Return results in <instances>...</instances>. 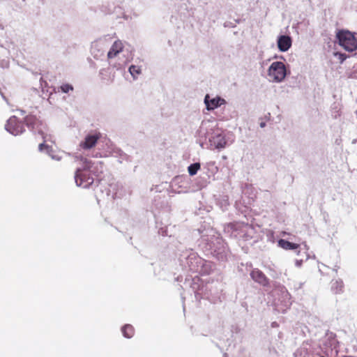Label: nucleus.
Instances as JSON below:
<instances>
[{"mask_svg": "<svg viewBox=\"0 0 357 357\" xmlns=\"http://www.w3.org/2000/svg\"><path fill=\"white\" fill-rule=\"evenodd\" d=\"M80 160L82 162V167L77 169L75 180L78 186L86 188L94 181L93 177L90 174L92 162L91 160L82 157Z\"/></svg>", "mask_w": 357, "mask_h": 357, "instance_id": "1", "label": "nucleus"}, {"mask_svg": "<svg viewBox=\"0 0 357 357\" xmlns=\"http://www.w3.org/2000/svg\"><path fill=\"white\" fill-rule=\"evenodd\" d=\"M338 44L345 51L353 52L357 50V39L354 33L348 30H339L336 33Z\"/></svg>", "mask_w": 357, "mask_h": 357, "instance_id": "2", "label": "nucleus"}, {"mask_svg": "<svg viewBox=\"0 0 357 357\" xmlns=\"http://www.w3.org/2000/svg\"><path fill=\"white\" fill-rule=\"evenodd\" d=\"M287 75V69L284 63L275 61L268 68V76L273 82H280Z\"/></svg>", "mask_w": 357, "mask_h": 357, "instance_id": "3", "label": "nucleus"}, {"mask_svg": "<svg viewBox=\"0 0 357 357\" xmlns=\"http://www.w3.org/2000/svg\"><path fill=\"white\" fill-rule=\"evenodd\" d=\"M5 127L6 130L13 135H19L25 130L24 123L15 116L8 120Z\"/></svg>", "mask_w": 357, "mask_h": 357, "instance_id": "4", "label": "nucleus"}, {"mask_svg": "<svg viewBox=\"0 0 357 357\" xmlns=\"http://www.w3.org/2000/svg\"><path fill=\"white\" fill-rule=\"evenodd\" d=\"M24 122L28 128H31L35 132H38L39 135L43 136L44 130L46 128V126L39 120L36 116L27 115L24 118Z\"/></svg>", "mask_w": 357, "mask_h": 357, "instance_id": "5", "label": "nucleus"}, {"mask_svg": "<svg viewBox=\"0 0 357 357\" xmlns=\"http://www.w3.org/2000/svg\"><path fill=\"white\" fill-rule=\"evenodd\" d=\"M101 134L99 132H93L86 135L84 140L79 143V147L84 150L93 148L100 139Z\"/></svg>", "mask_w": 357, "mask_h": 357, "instance_id": "6", "label": "nucleus"}, {"mask_svg": "<svg viewBox=\"0 0 357 357\" xmlns=\"http://www.w3.org/2000/svg\"><path fill=\"white\" fill-rule=\"evenodd\" d=\"M209 98V95H206L204 98V102L208 110H213L225 103V99L220 97Z\"/></svg>", "mask_w": 357, "mask_h": 357, "instance_id": "7", "label": "nucleus"}, {"mask_svg": "<svg viewBox=\"0 0 357 357\" xmlns=\"http://www.w3.org/2000/svg\"><path fill=\"white\" fill-rule=\"evenodd\" d=\"M250 276L253 280L263 286H267L269 283L268 279L266 278L264 273L257 268H255L251 271Z\"/></svg>", "mask_w": 357, "mask_h": 357, "instance_id": "8", "label": "nucleus"}, {"mask_svg": "<svg viewBox=\"0 0 357 357\" xmlns=\"http://www.w3.org/2000/svg\"><path fill=\"white\" fill-rule=\"evenodd\" d=\"M123 43L119 40H116L113 43L109 51L107 53V58L109 59L114 58L120 52H121L123 51Z\"/></svg>", "mask_w": 357, "mask_h": 357, "instance_id": "9", "label": "nucleus"}, {"mask_svg": "<svg viewBox=\"0 0 357 357\" xmlns=\"http://www.w3.org/2000/svg\"><path fill=\"white\" fill-rule=\"evenodd\" d=\"M291 46V39L288 36H280L278 40V47L281 52L287 51Z\"/></svg>", "mask_w": 357, "mask_h": 357, "instance_id": "10", "label": "nucleus"}, {"mask_svg": "<svg viewBox=\"0 0 357 357\" xmlns=\"http://www.w3.org/2000/svg\"><path fill=\"white\" fill-rule=\"evenodd\" d=\"M278 243L280 248L286 250H296L300 248L299 244L291 243L284 239H280Z\"/></svg>", "mask_w": 357, "mask_h": 357, "instance_id": "11", "label": "nucleus"}, {"mask_svg": "<svg viewBox=\"0 0 357 357\" xmlns=\"http://www.w3.org/2000/svg\"><path fill=\"white\" fill-rule=\"evenodd\" d=\"M121 332L125 337L130 338L135 334V329L132 325L126 324L122 327Z\"/></svg>", "mask_w": 357, "mask_h": 357, "instance_id": "12", "label": "nucleus"}, {"mask_svg": "<svg viewBox=\"0 0 357 357\" xmlns=\"http://www.w3.org/2000/svg\"><path fill=\"white\" fill-rule=\"evenodd\" d=\"M201 165L199 163L196 162L190 165L188 168V173L190 176H194L197 174V171L200 169Z\"/></svg>", "mask_w": 357, "mask_h": 357, "instance_id": "13", "label": "nucleus"}, {"mask_svg": "<svg viewBox=\"0 0 357 357\" xmlns=\"http://www.w3.org/2000/svg\"><path fill=\"white\" fill-rule=\"evenodd\" d=\"M129 72L131 74V75L135 79L137 77V75H139L141 73V68L137 66L132 65L129 68Z\"/></svg>", "mask_w": 357, "mask_h": 357, "instance_id": "14", "label": "nucleus"}, {"mask_svg": "<svg viewBox=\"0 0 357 357\" xmlns=\"http://www.w3.org/2000/svg\"><path fill=\"white\" fill-rule=\"evenodd\" d=\"M59 89L63 93H68L70 91H73V86L69 84H63Z\"/></svg>", "mask_w": 357, "mask_h": 357, "instance_id": "15", "label": "nucleus"}, {"mask_svg": "<svg viewBox=\"0 0 357 357\" xmlns=\"http://www.w3.org/2000/svg\"><path fill=\"white\" fill-rule=\"evenodd\" d=\"M42 138L43 139V142L42 143H40L38 146V149L40 151H43V150L46 149L48 148V146L45 144L46 142V136H45V132L43 133V136H42Z\"/></svg>", "mask_w": 357, "mask_h": 357, "instance_id": "16", "label": "nucleus"}, {"mask_svg": "<svg viewBox=\"0 0 357 357\" xmlns=\"http://www.w3.org/2000/svg\"><path fill=\"white\" fill-rule=\"evenodd\" d=\"M334 54L335 56H337L340 63H343L348 58V56L344 53L335 52Z\"/></svg>", "mask_w": 357, "mask_h": 357, "instance_id": "17", "label": "nucleus"}, {"mask_svg": "<svg viewBox=\"0 0 357 357\" xmlns=\"http://www.w3.org/2000/svg\"><path fill=\"white\" fill-rule=\"evenodd\" d=\"M225 145H226V142L223 139L216 144V148L222 149V148H224L225 146Z\"/></svg>", "mask_w": 357, "mask_h": 357, "instance_id": "18", "label": "nucleus"}, {"mask_svg": "<svg viewBox=\"0 0 357 357\" xmlns=\"http://www.w3.org/2000/svg\"><path fill=\"white\" fill-rule=\"evenodd\" d=\"M265 126V123H261V127H264Z\"/></svg>", "mask_w": 357, "mask_h": 357, "instance_id": "19", "label": "nucleus"}]
</instances>
